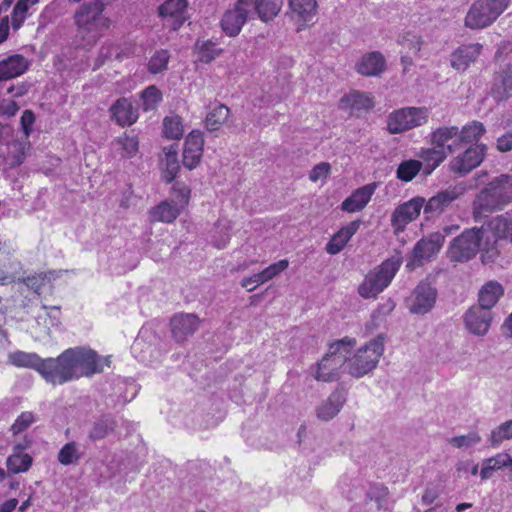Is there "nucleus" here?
<instances>
[{
    "mask_svg": "<svg viewBox=\"0 0 512 512\" xmlns=\"http://www.w3.org/2000/svg\"><path fill=\"white\" fill-rule=\"evenodd\" d=\"M54 362V385L102 373L104 366L111 364L109 356L101 357L94 350L84 347L68 348Z\"/></svg>",
    "mask_w": 512,
    "mask_h": 512,
    "instance_id": "f257e3e1",
    "label": "nucleus"
},
{
    "mask_svg": "<svg viewBox=\"0 0 512 512\" xmlns=\"http://www.w3.org/2000/svg\"><path fill=\"white\" fill-rule=\"evenodd\" d=\"M108 0H89L84 2L76 10L74 22L82 36H88L96 42L111 26V19L103 12Z\"/></svg>",
    "mask_w": 512,
    "mask_h": 512,
    "instance_id": "f03ea898",
    "label": "nucleus"
},
{
    "mask_svg": "<svg viewBox=\"0 0 512 512\" xmlns=\"http://www.w3.org/2000/svg\"><path fill=\"white\" fill-rule=\"evenodd\" d=\"M512 202V175L503 174L482 189L474 201V212L491 213Z\"/></svg>",
    "mask_w": 512,
    "mask_h": 512,
    "instance_id": "7ed1b4c3",
    "label": "nucleus"
},
{
    "mask_svg": "<svg viewBox=\"0 0 512 512\" xmlns=\"http://www.w3.org/2000/svg\"><path fill=\"white\" fill-rule=\"evenodd\" d=\"M384 339L380 334L359 348L352 356L346 355V370L351 376L360 378L376 368L384 352Z\"/></svg>",
    "mask_w": 512,
    "mask_h": 512,
    "instance_id": "20e7f679",
    "label": "nucleus"
},
{
    "mask_svg": "<svg viewBox=\"0 0 512 512\" xmlns=\"http://www.w3.org/2000/svg\"><path fill=\"white\" fill-rule=\"evenodd\" d=\"M356 346V339L344 337L329 345L328 353L318 363L315 378L318 381L336 380L339 369L345 364V357Z\"/></svg>",
    "mask_w": 512,
    "mask_h": 512,
    "instance_id": "39448f33",
    "label": "nucleus"
},
{
    "mask_svg": "<svg viewBox=\"0 0 512 512\" xmlns=\"http://www.w3.org/2000/svg\"><path fill=\"white\" fill-rule=\"evenodd\" d=\"M401 266L399 258H389L383 261L373 271H370L358 287V293L365 299L375 298L391 283Z\"/></svg>",
    "mask_w": 512,
    "mask_h": 512,
    "instance_id": "423d86ee",
    "label": "nucleus"
},
{
    "mask_svg": "<svg viewBox=\"0 0 512 512\" xmlns=\"http://www.w3.org/2000/svg\"><path fill=\"white\" fill-rule=\"evenodd\" d=\"M510 0H477L470 7L465 25L482 29L491 25L509 6Z\"/></svg>",
    "mask_w": 512,
    "mask_h": 512,
    "instance_id": "0eeeda50",
    "label": "nucleus"
},
{
    "mask_svg": "<svg viewBox=\"0 0 512 512\" xmlns=\"http://www.w3.org/2000/svg\"><path fill=\"white\" fill-rule=\"evenodd\" d=\"M430 116L427 107H404L391 112L387 118V130L399 134L425 125Z\"/></svg>",
    "mask_w": 512,
    "mask_h": 512,
    "instance_id": "6e6552de",
    "label": "nucleus"
},
{
    "mask_svg": "<svg viewBox=\"0 0 512 512\" xmlns=\"http://www.w3.org/2000/svg\"><path fill=\"white\" fill-rule=\"evenodd\" d=\"M483 238L479 228L465 230L456 237L448 248V257L453 262H466L478 253Z\"/></svg>",
    "mask_w": 512,
    "mask_h": 512,
    "instance_id": "1a4fd4ad",
    "label": "nucleus"
},
{
    "mask_svg": "<svg viewBox=\"0 0 512 512\" xmlns=\"http://www.w3.org/2000/svg\"><path fill=\"white\" fill-rule=\"evenodd\" d=\"M55 358L42 359L36 353L15 351L8 355L9 364L18 368H30L36 370L48 383L54 385Z\"/></svg>",
    "mask_w": 512,
    "mask_h": 512,
    "instance_id": "9d476101",
    "label": "nucleus"
},
{
    "mask_svg": "<svg viewBox=\"0 0 512 512\" xmlns=\"http://www.w3.org/2000/svg\"><path fill=\"white\" fill-rule=\"evenodd\" d=\"M445 237L441 233H433L427 238L420 239L412 250V258L407 263L408 268L421 266L430 261L441 250Z\"/></svg>",
    "mask_w": 512,
    "mask_h": 512,
    "instance_id": "9b49d317",
    "label": "nucleus"
},
{
    "mask_svg": "<svg viewBox=\"0 0 512 512\" xmlns=\"http://www.w3.org/2000/svg\"><path fill=\"white\" fill-rule=\"evenodd\" d=\"M425 198L414 197L395 208L391 215V226L396 234L403 232L410 222L416 220L424 210Z\"/></svg>",
    "mask_w": 512,
    "mask_h": 512,
    "instance_id": "f8f14e48",
    "label": "nucleus"
},
{
    "mask_svg": "<svg viewBox=\"0 0 512 512\" xmlns=\"http://www.w3.org/2000/svg\"><path fill=\"white\" fill-rule=\"evenodd\" d=\"M483 44L465 43L459 45L450 54V66L456 72L464 74L474 65L483 52Z\"/></svg>",
    "mask_w": 512,
    "mask_h": 512,
    "instance_id": "ddd939ff",
    "label": "nucleus"
},
{
    "mask_svg": "<svg viewBox=\"0 0 512 512\" xmlns=\"http://www.w3.org/2000/svg\"><path fill=\"white\" fill-rule=\"evenodd\" d=\"M485 154L486 145H471L462 154L452 160L451 168L455 173L465 175L481 164Z\"/></svg>",
    "mask_w": 512,
    "mask_h": 512,
    "instance_id": "4468645a",
    "label": "nucleus"
},
{
    "mask_svg": "<svg viewBox=\"0 0 512 512\" xmlns=\"http://www.w3.org/2000/svg\"><path fill=\"white\" fill-rule=\"evenodd\" d=\"M245 3L237 0L233 8L228 9L222 16L220 26L223 32L229 37H236L240 34L243 26L248 20V10Z\"/></svg>",
    "mask_w": 512,
    "mask_h": 512,
    "instance_id": "2eb2a0df",
    "label": "nucleus"
},
{
    "mask_svg": "<svg viewBox=\"0 0 512 512\" xmlns=\"http://www.w3.org/2000/svg\"><path fill=\"white\" fill-rule=\"evenodd\" d=\"M204 137L199 130L191 131L184 142L182 163L185 168L195 169L203 156Z\"/></svg>",
    "mask_w": 512,
    "mask_h": 512,
    "instance_id": "dca6fc26",
    "label": "nucleus"
},
{
    "mask_svg": "<svg viewBox=\"0 0 512 512\" xmlns=\"http://www.w3.org/2000/svg\"><path fill=\"white\" fill-rule=\"evenodd\" d=\"M462 194L457 187H449L437 192L434 196L425 201L424 214L427 218L439 216Z\"/></svg>",
    "mask_w": 512,
    "mask_h": 512,
    "instance_id": "f3484780",
    "label": "nucleus"
},
{
    "mask_svg": "<svg viewBox=\"0 0 512 512\" xmlns=\"http://www.w3.org/2000/svg\"><path fill=\"white\" fill-rule=\"evenodd\" d=\"M316 0H289L291 18L297 23V30H303L314 23L317 14Z\"/></svg>",
    "mask_w": 512,
    "mask_h": 512,
    "instance_id": "a211bd4d",
    "label": "nucleus"
},
{
    "mask_svg": "<svg viewBox=\"0 0 512 512\" xmlns=\"http://www.w3.org/2000/svg\"><path fill=\"white\" fill-rule=\"evenodd\" d=\"M187 6L186 0H166L159 6V15L171 30H178L187 20Z\"/></svg>",
    "mask_w": 512,
    "mask_h": 512,
    "instance_id": "6ab92c4d",
    "label": "nucleus"
},
{
    "mask_svg": "<svg viewBox=\"0 0 512 512\" xmlns=\"http://www.w3.org/2000/svg\"><path fill=\"white\" fill-rule=\"evenodd\" d=\"M458 134L457 126H441L431 133V143L437 148L446 150L448 154H452L460 150Z\"/></svg>",
    "mask_w": 512,
    "mask_h": 512,
    "instance_id": "aec40b11",
    "label": "nucleus"
},
{
    "mask_svg": "<svg viewBox=\"0 0 512 512\" xmlns=\"http://www.w3.org/2000/svg\"><path fill=\"white\" fill-rule=\"evenodd\" d=\"M375 105L374 96L368 92L352 90L341 97L339 108L353 112H361L371 110Z\"/></svg>",
    "mask_w": 512,
    "mask_h": 512,
    "instance_id": "412c9836",
    "label": "nucleus"
},
{
    "mask_svg": "<svg viewBox=\"0 0 512 512\" xmlns=\"http://www.w3.org/2000/svg\"><path fill=\"white\" fill-rule=\"evenodd\" d=\"M112 119L120 126H131L138 119V109L132 101L126 97H121L110 107Z\"/></svg>",
    "mask_w": 512,
    "mask_h": 512,
    "instance_id": "4be33fe9",
    "label": "nucleus"
},
{
    "mask_svg": "<svg viewBox=\"0 0 512 512\" xmlns=\"http://www.w3.org/2000/svg\"><path fill=\"white\" fill-rule=\"evenodd\" d=\"M437 292L427 283H420L414 290L410 310L415 314H425L436 301Z\"/></svg>",
    "mask_w": 512,
    "mask_h": 512,
    "instance_id": "5701e85b",
    "label": "nucleus"
},
{
    "mask_svg": "<svg viewBox=\"0 0 512 512\" xmlns=\"http://www.w3.org/2000/svg\"><path fill=\"white\" fill-rule=\"evenodd\" d=\"M28 68L29 61L23 55H10L0 61V82L17 78Z\"/></svg>",
    "mask_w": 512,
    "mask_h": 512,
    "instance_id": "b1692460",
    "label": "nucleus"
},
{
    "mask_svg": "<svg viewBox=\"0 0 512 512\" xmlns=\"http://www.w3.org/2000/svg\"><path fill=\"white\" fill-rule=\"evenodd\" d=\"M199 323V318L194 314L175 315L170 322L172 335L176 341L181 342L197 330Z\"/></svg>",
    "mask_w": 512,
    "mask_h": 512,
    "instance_id": "393cba45",
    "label": "nucleus"
},
{
    "mask_svg": "<svg viewBox=\"0 0 512 512\" xmlns=\"http://www.w3.org/2000/svg\"><path fill=\"white\" fill-rule=\"evenodd\" d=\"M491 312L480 307H473L465 314L467 328L476 335H484L491 324Z\"/></svg>",
    "mask_w": 512,
    "mask_h": 512,
    "instance_id": "a878e982",
    "label": "nucleus"
},
{
    "mask_svg": "<svg viewBox=\"0 0 512 512\" xmlns=\"http://www.w3.org/2000/svg\"><path fill=\"white\" fill-rule=\"evenodd\" d=\"M360 225V220H354L349 224L341 227L340 230L336 232L327 243L326 251L331 255L338 254L340 251H342L352 236L356 234L360 228Z\"/></svg>",
    "mask_w": 512,
    "mask_h": 512,
    "instance_id": "bb28decb",
    "label": "nucleus"
},
{
    "mask_svg": "<svg viewBox=\"0 0 512 512\" xmlns=\"http://www.w3.org/2000/svg\"><path fill=\"white\" fill-rule=\"evenodd\" d=\"M239 3H245L246 7H252L263 22L273 20L283 6L282 0H239Z\"/></svg>",
    "mask_w": 512,
    "mask_h": 512,
    "instance_id": "cd10ccee",
    "label": "nucleus"
},
{
    "mask_svg": "<svg viewBox=\"0 0 512 512\" xmlns=\"http://www.w3.org/2000/svg\"><path fill=\"white\" fill-rule=\"evenodd\" d=\"M31 441H26L25 444L18 443L14 446V452L8 456L6 460V466L10 473L18 474L26 472L32 466L33 459L27 453H22L27 447H29Z\"/></svg>",
    "mask_w": 512,
    "mask_h": 512,
    "instance_id": "c85d7f7f",
    "label": "nucleus"
},
{
    "mask_svg": "<svg viewBox=\"0 0 512 512\" xmlns=\"http://www.w3.org/2000/svg\"><path fill=\"white\" fill-rule=\"evenodd\" d=\"M374 191L375 187L372 185L358 188L342 202L341 209L348 213L361 211L371 200Z\"/></svg>",
    "mask_w": 512,
    "mask_h": 512,
    "instance_id": "c756f323",
    "label": "nucleus"
},
{
    "mask_svg": "<svg viewBox=\"0 0 512 512\" xmlns=\"http://www.w3.org/2000/svg\"><path fill=\"white\" fill-rule=\"evenodd\" d=\"M385 68V58L378 51L367 53L356 65V71L364 76H378L384 72Z\"/></svg>",
    "mask_w": 512,
    "mask_h": 512,
    "instance_id": "7c9ffc66",
    "label": "nucleus"
},
{
    "mask_svg": "<svg viewBox=\"0 0 512 512\" xmlns=\"http://www.w3.org/2000/svg\"><path fill=\"white\" fill-rule=\"evenodd\" d=\"M492 93L498 100L507 99L512 95V64L505 65L495 73Z\"/></svg>",
    "mask_w": 512,
    "mask_h": 512,
    "instance_id": "2f4dec72",
    "label": "nucleus"
},
{
    "mask_svg": "<svg viewBox=\"0 0 512 512\" xmlns=\"http://www.w3.org/2000/svg\"><path fill=\"white\" fill-rule=\"evenodd\" d=\"M503 294L504 289L499 282H487L479 291V307L489 311Z\"/></svg>",
    "mask_w": 512,
    "mask_h": 512,
    "instance_id": "473e14b6",
    "label": "nucleus"
},
{
    "mask_svg": "<svg viewBox=\"0 0 512 512\" xmlns=\"http://www.w3.org/2000/svg\"><path fill=\"white\" fill-rule=\"evenodd\" d=\"M486 128L482 122L473 120L459 129L458 142L460 149L463 145L477 144L480 138L485 134Z\"/></svg>",
    "mask_w": 512,
    "mask_h": 512,
    "instance_id": "72a5a7b5",
    "label": "nucleus"
},
{
    "mask_svg": "<svg viewBox=\"0 0 512 512\" xmlns=\"http://www.w3.org/2000/svg\"><path fill=\"white\" fill-rule=\"evenodd\" d=\"M165 159L161 171L162 180L169 184L175 180L178 175L180 164L178 161L177 149L174 145L164 149Z\"/></svg>",
    "mask_w": 512,
    "mask_h": 512,
    "instance_id": "f704fd0d",
    "label": "nucleus"
},
{
    "mask_svg": "<svg viewBox=\"0 0 512 512\" xmlns=\"http://www.w3.org/2000/svg\"><path fill=\"white\" fill-rule=\"evenodd\" d=\"M344 402L345 398L341 392H332L328 399L318 407V418L326 421L332 419L338 414Z\"/></svg>",
    "mask_w": 512,
    "mask_h": 512,
    "instance_id": "c9c22d12",
    "label": "nucleus"
},
{
    "mask_svg": "<svg viewBox=\"0 0 512 512\" xmlns=\"http://www.w3.org/2000/svg\"><path fill=\"white\" fill-rule=\"evenodd\" d=\"M180 208L174 201H162L150 211L151 217L154 221L172 223L180 215Z\"/></svg>",
    "mask_w": 512,
    "mask_h": 512,
    "instance_id": "e433bc0d",
    "label": "nucleus"
},
{
    "mask_svg": "<svg viewBox=\"0 0 512 512\" xmlns=\"http://www.w3.org/2000/svg\"><path fill=\"white\" fill-rule=\"evenodd\" d=\"M230 110L224 105L217 103L208 112L205 118V126L209 131H217L225 123L229 116Z\"/></svg>",
    "mask_w": 512,
    "mask_h": 512,
    "instance_id": "4c0bfd02",
    "label": "nucleus"
},
{
    "mask_svg": "<svg viewBox=\"0 0 512 512\" xmlns=\"http://www.w3.org/2000/svg\"><path fill=\"white\" fill-rule=\"evenodd\" d=\"M447 152L444 149L433 148L424 149L420 153V157L425 164V174H430L435 170L447 157Z\"/></svg>",
    "mask_w": 512,
    "mask_h": 512,
    "instance_id": "58836bf2",
    "label": "nucleus"
},
{
    "mask_svg": "<svg viewBox=\"0 0 512 512\" xmlns=\"http://www.w3.org/2000/svg\"><path fill=\"white\" fill-rule=\"evenodd\" d=\"M422 167L423 163L419 160H404L397 167L396 177L402 182H410L419 174Z\"/></svg>",
    "mask_w": 512,
    "mask_h": 512,
    "instance_id": "ea45409f",
    "label": "nucleus"
},
{
    "mask_svg": "<svg viewBox=\"0 0 512 512\" xmlns=\"http://www.w3.org/2000/svg\"><path fill=\"white\" fill-rule=\"evenodd\" d=\"M39 2V0H18L13 7L11 13V26L13 30H19L24 24L29 6L35 5Z\"/></svg>",
    "mask_w": 512,
    "mask_h": 512,
    "instance_id": "a19ab883",
    "label": "nucleus"
},
{
    "mask_svg": "<svg viewBox=\"0 0 512 512\" xmlns=\"http://www.w3.org/2000/svg\"><path fill=\"white\" fill-rule=\"evenodd\" d=\"M163 134L168 139L177 140L184 134V127L180 116H167L163 120Z\"/></svg>",
    "mask_w": 512,
    "mask_h": 512,
    "instance_id": "79ce46f5",
    "label": "nucleus"
},
{
    "mask_svg": "<svg viewBox=\"0 0 512 512\" xmlns=\"http://www.w3.org/2000/svg\"><path fill=\"white\" fill-rule=\"evenodd\" d=\"M82 457V453L78 449V444L75 441H70L63 445L58 452V461L64 466L77 463Z\"/></svg>",
    "mask_w": 512,
    "mask_h": 512,
    "instance_id": "37998d69",
    "label": "nucleus"
},
{
    "mask_svg": "<svg viewBox=\"0 0 512 512\" xmlns=\"http://www.w3.org/2000/svg\"><path fill=\"white\" fill-rule=\"evenodd\" d=\"M115 429V423L109 419H99L93 423L88 437L92 441L100 440L108 436Z\"/></svg>",
    "mask_w": 512,
    "mask_h": 512,
    "instance_id": "c03bdc74",
    "label": "nucleus"
},
{
    "mask_svg": "<svg viewBox=\"0 0 512 512\" xmlns=\"http://www.w3.org/2000/svg\"><path fill=\"white\" fill-rule=\"evenodd\" d=\"M170 60V53L167 49L157 50L148 62V71L151 74H158L167 69Z\"/></svg>",
    "mask_w": 512,
    "mask_h": 512,
    "instance_id": "a18cd8bd",
    "label": "nucleus"
},
{
    "mask_svg": "<svg viewBox=\"0 0 512 512\" xmlns=\"http://www.w3.org/2000/svg\"><path fill=\"white\" fill-rule=\"evenodd\" d=\"M495 235L499 238L509 239L512 242V220L498 216L490 222Z\"/></svg>",
    "mask_w": 512,
    "mask_h": 512,
    "instance_id": "49530a36",
    "label": "nucleus"
},
{
    "mask_svg": "<svg viewBox=\"0 0 512 512\" xmlns=\"http://www.w3.org/2000/svg\"><path fill=\"white\" fill-rule=\"evenodd\" d=\"M51 272H41L29 275L22 279V282L33 292L40 296L43 287L50 281Z\"/></svg>",
    "mask_w": 512,
    "mask_h": 512,
    "instance_id": "de8ad7c7",
    "label": "nucleus"
},
{
    "mask_svg": "<svg viewBox=\"0 0 512 512\" xmlns=\"http://www.w3.org/2000/svg\"><path fill=\"white\" fill-rule=\"evenodd\" d=\"M141 99L145 111L154 110L162 100V93L155 85H151L141 92Z\"/></svg>",
    "mask_w": 512,
    "mask_h": 512,
    "instance_id": "09e8293b",
    "label": "nucleus"
},
{
    "mask_svg": "<svg viewBox=\"0 0 512 512\" xmlns=\"http://www.w3.org/2000/svg\"><path fill=\"white\" fill-rule=\"evenodd\" d=\"M196 47L198 49V60L202 63H210L222 53V49L216 48L215 43L210 40L201 44L197 43Z\"/></svg>",
    "mask_w": 512,
    "mask_h": 512,
    "instance_id": "8fccbe9b",
    "label": "nucleus"
},
{
    "mask_svg": "<svg viewBox=\"0 0 512 512\" xmlns=\"http://www.w3.org/2000/svg\"><path fill=\"white\" fill-rule=\"evenodd\" d=\"M509 439H512V420L506 421L491 432L490 442L493 447Z\"/></svg>",
    "mask_w": 512,
    "mask_h": 512,
    "instance_id": "3c124183",
    "label": "nucleus"
},
{
    "mask_svg": "<svg viewBox=\"0 0 512 512\" xmlns=\"http://www.w3.org/2000/svg\"><path fill=\"white\" fill-rule=\"evenodd\" d=\"M118 143L122 148V157L124 158H132L136 155L139 149V141L138 137L133 135H124L118 139Z\"/></svg>",
    "mask_w": 512,
    "mask_h": 512,
    "instance_id": "603ef678",
    "label": "nucleus"
},
{
    "mask_svg": "<svg viewBox=\"0 0 512 512\" xmlns=\"http://www.w3.org/2000/svg\"><path fill=\"white\" fill-rule=\"evenodd\" d=\"M35 421L34 414L31 411L22 412L10 427L13 435L20 434L27 430Z\"/></svg>",
    "mask_w": 512,
    "mask_h": 512,
    "instance_id": "864d4df0",
    "label": "nucleus"
},
{
    "mask_svg": "<svg viewBox=\"0 0 512 512\" xmlns=\"http://www.w3.org/2000/svg\"><path fill=\"white\" fill-rule=\"evenodd\" d=\"M480 441L481 437L476 432H471L467 435L456 436L449 439V443L456 448H468L478 444Z\"/></svg>",
    "mask_w": 512,
    "mask_h": 512,
    "instance_id": "5fc2aeb1",
    "label": "nucleus"
},
{
    "mask_svg": "<svg viewBox=\"0 0 512 512\" xmlns=\"http://www.w3.org/2000/svg\"><path fill=\"white\" fill-rule=\"evenodd\" d=\"M422 43L421 37L411 32L405 33L399 40V44L413 54H417L421 50Z\"/></svg>",
    "mask_w": 512,
    "mask_h": 512,
    "instance_id": "6e6d98bb",
    "label": "nucleus"
},
{
    "mask_svg": "<svg viewBox=\"0 0 512 512\" xmlns=\"http://www.w3.org/2000/svg\"><path fill=\"white\" fill-rule=\"evenodd\" d=\"M289 266V261L287 259H281L276 263H273L266 267L264 270L261 271V275L265 281V283L277 275H279L281 272L286 270Z\"/></svg>",
    "mask_w": 512,
    "mask_h": 512,
    "instance_id": "4d7b16f0",
    "label": "nucleus"
},
{
    "mask_svg": "<svg viewBox=\"0 0 512 512\" xmlns=\"http://www.w3.org/2000/svg\"><path fill=\"white\" fill-rule=\"evenodd\" d=\"M486 460L495 471L501 470L504 467H509L512 472V457L508 453H498Z\"/></svg>",
    "mask_w": 512,
    "mask_h": 512,
    "instance_id": "13d9d810",
    "label": "nucleus"
},
{
    "mask_svg": "<svg viewBox=\"0 0 512 512\" xmlns=\"http://www.w3.org/2000/svg\"><path fill=\"white\" fill-rule=\"evenodd\" d=\"M34 123H35L34 112L29 109L24 110L21 115L20 124H21L22 131L26 138H28L30 136V134L32 133Z\"/></svg>",
    "mask_w": 512,
    "mask_h": 512,
    "instance_id": "bf43d9fd",
    "label": "nucleus"
},
{
    "mask_svg": "<svg viewBox=\"0 0 512 512\" xmlns=\"http://www.w3.org/2000/svg\"><path fill=\"white\" fill-rule=\"evenodd\" d=\"M331 170V166L328 162H321L313 167L309 174V179L312 182H317L320 179L326 178Z\"/></svg>",
    "mask_w": 512,
    "mask_h": 512,
    "instance_id": "052dcab7",
    "label": "nucleus"
},
{
    "mask_svg": "<svg viewBox=\"0 0 512 512\" xmlns=\"http://www.w3.org/2000/svg\"><path fill=\"white\" fill-rule=\"evenodd\" d=\"M265 281L261 275V272L253 274L249 277H244L241 280V286L246 288L247 291L251 292L255 290L259 285L264 284Z\"/></svg>",
    "mask_w": 512,
    "mask_h": 512,
    "instance_id": "680f3d73",
    "label": "nucleus"
},
{
    "mask_svg": "<svg viewBox=\"0 0 512 512\" xmlns=\"http://www.w3.org/2000/svg\"><path fill=\"white\" fill-rule=\"evenodd\" d=\"M19 110V105L14 100H3L0 103V116L13 117Z\"/></svg>",
    "mask_w": 512,
    "mask_h": 512,
    "instance_id": "e2e57ef3",
    "label": "nucleus"
},
{
    "mask_svg": "<svg viewBox=\"0 0 512 512\" xmlns=\"http://www.w3.org/2000/svg\"><path fill=\"white\" fill-rule=\"evenodd\" d=\"M456 471L459 477L467 473L475 476L479 472V466L471 461H461L457 464Z\"/></svg>",
    "mask_w": 512,
    "mask_h": 512,
    "instance_id": "0e129e2a",
    "label": "nucleus"
},
{
    "mask_svg": "<svg viewBox=\"0 0 512 512\" xmlns=\"http://www.w3.org/2000/svg\"><path fill=\"white\" fill-rule=\"evenodd\" d=\"M496 147L500 152H509L512 150V130L497 139Z\"/></svg>",
    "mask_w": 512,
    "mask_h": 512,
    "instance_id": "69168bd1",
    "label": "nucleus"
},
{
    "mask_svg": "<svg viewBox=\"0 0 512 512\" xmlns=\"http://www.w3.org/2000/svg\"><path fill=\"white\" fill-rule=\"evenodd\" d=\"M177 196L180 198L182 206H186L190 200L191 190L187 186H183L177 190Z\"/></svg>",
    "mask_w": 512,
    "mask_h": 512,
    "instance_id": "338daca9",
    "label": "nucleus"
},
{
    "mask_svg": "<svg viewBox=\"0 0 512 512\" xmlns=\"http://www.w3.org/2000/svg\"><path fill=\"white\" fill-rule=\"evenodd\" d=\"M18 500L16 498H11L5 501L0 506V512H13L17 507Z\"/></svg>",
    "mask_w": 512,
    "mask_h": 512,
    "instance_id": "774afa93",
    "label": "nucleus"
}]
</instances>
